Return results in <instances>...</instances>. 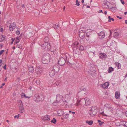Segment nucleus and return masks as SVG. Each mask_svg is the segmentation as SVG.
I'll use <instances>...</instances> for the list:
<instances>
[{"label": "nucleus", "instance_id": "42", "mask_svg": "<svg viewBox=\"0 0 127 127\" xmlns=\"http://www.w3.org/2000/svg\"><path fill=\"white\" fill-rule=\"evenodd\" d=\"M21 116V115L20 114H18L17 115H15L14 117V118H17V119H18Z\"/></svg>", "mask_w": 127, "mask_h": 127}, {"label": "nucleus", "instance_id": "60", "mask_svg": "<svg viewBox=\"0 0 127 127\" xmlns=\"http://www.w3.org/2000/svg\"><path fill=\"white\" fill-rule=\"evenodd\" d=\"M115 7H112L111 8V9H113V10H115Z\"/></svg>", "mask_w": 127, "mask_h": 127}, {"label": "nucleus", "instance_id": "63", "mask_svg": "<svg viewBox=\"0 0 127 127\" xmlns=\"http://www.w3.org/2000/svg\"><path fill=\"white\" fill-rule=\"evenodd\" d=\"M125 22L126 24H127V20H125Z\"/></svg>", "mask_w": 127, "mask_h": 127}, {"label": "nucleus", "instance_id": "29", "mask_svg": "<svg viewBox=\"0 0 127 127\" xmlns=\"http://www.w3.org/2000/svg\"><path fill=\"white\" fill-rule=\"evenodd\" d=\"M115 64H116L118 69L120 68L121 65L120 64L118 63L117 62H115Z\"/></svg>", "mask_w": 127, "mask_h": 127}, {"label": "nucleus", "instance_id": "44", "mask_svg": "<svg viewBox=\"0 0 127 127\" xmlns=\"http://www.w3.org/2000/svg\"><path fill=\"white\" fill-rule=\"evenodd\" d=\"M19 107H23V104H22V102L21 101V102L20 103V104L19 105Z\"/></svg>", "mask_w": 127, "mask_h": 127}, {"label": "nucleus", "instance_id": "34", "mask_svg": "<svg viewBox=\"0 0 127 127\" xmlns=\"http://www.w3.org/2000/svg\"><path fill=\"white\" fill-rule=\"evenodd\" d=\"M6 37V36L5 35H2V37L1 38V39L0 40V42H1L5 40V38Z\"/></svg>", "mask_w": 127, "mask_h": 127}, {"label": "nucleus", "instance_id": "62", "mask_svg": "<svg viewBox=\"0 0 127 127\" xmlns=\"http://www.w3.org/2000/svg\"><path fill=\"white\" fill-rule=\"evenodd\" d=\"M71 113L73 115L75 114V112H72Z\"/></svg>", "mask_w": 127, "mask_h": 127}, {"label": "nucleus", "instance_id": "20", "mask_svg": "<svg viewBox=\"0 0 127 127\" xmlns=\"http://www.w3.org/2000/svg\"><path fill=\"white\" fill-rule=\"evenodd\" d=\"M57 114L59 116H61L64 114V111L62 110H59L58 111Z\"/></svg>", "mask_w": 127, "mask_h": 127}, {"label": "nucleus", "instance_id": "41", "mask_svg": "<svg viewBox=\"0 0 127 127\" xmlns=\"http://www.w3.org/2000/svg\"><path fill=\"white\" fill-rule=\"evenodd\" d=\"M23 96L25 97V98H27L28 97V96H26V95L24 93H23L22 94V95H21V97L22 98H23Z\"/></svg>", "mask_w": 127, "mask_h": 127}, {"label": "nucleus", "instance_id": "36", "mask_svg": "<svg viewBox=\"0 0 127 127\" xmlns=\"http://www.w3.org/2000/svg\"><path fill=\"white\" fill-rule=\"evenodd\" d=\"M59 100H57L56 101L53 103V105L56 106L57 105V103L59 102Z\"/></svg>", "mask_w": 127, "mask_h": 127}, {"label": "nucleus", "instance_id": "19", "mask_svg": "<svg viewBox=\"0 0 127 127\" xmlns=\"http://www.w3.org/2000/svg\"><path fill=\"white\" fill-rule=\"evenodd\" d=\"M57 73L53 70H51L49 72V75L51 77L54 76L55 74L56 73Z\"/></svg>", "mask_w": 127, "mask_h": 127}, {"label": "nucleus", "instance_id": "24", "mask_svg": "<svg viewBox=\"0 0 127 127\" xmlns=\"http://www.w3.org/2000/svg\"><path fill=\"white\" fill-rule=\"evenodd\" d=\"M34 69L32 66H30L29 67V71L31 72H33Z\"/></svg>", "mask_w": 127, "mask_h": 127}, {"label": "nucleus", "instance_id": "37", "mask_svg": "<svg viewBox=\"0 0 127 127\" xmlns=\"http://www.w3.org/2000/svg\"><path fill=\"white\" fill-rule=\"evenodd\" d=\"M99 123V125L100 126L102 125L104 123V122H101L100 120H98L97 121Z\"/></svg>", "mask_w": 127, "mask_h": 127}, {"label": "nucleus", "instance_id": "53", "mask_svg": "<svg viewBox=\"0 0 127 127\" xmlns=\"http://www.w3.org/2000/svg\"><path fill=\"white\" fill-rule=\"evenodd\" d=\"M0 31L2 32H3V29L2 28H1L0 29Z\"/></svg>", "mask_w": 127, "mask_h": 127}, {"label": "nucleus", "instance_id": "3", "mask_svg": "<svg viewBox=\"0 0 127 127\" xmlns=\"http://www.w3.org/2000/svg\"><path fill=\"white\" fill-rule=\"evenodd\" d=\"M98 109L97 107L93 106L91 109L89 111L90 115L91 116L93 117L95 115L97 112Z\"/></svg>", "mask_w": 127, "mask_h": 127}, {"label": "nucleus", "instance_id": "45", "mask_svg": "<svg viewBox=\"0 0 127 127\" xmlns=\"http://www.w3.org/2000/svg\"><path fill=\"white\" fill-rule=\"evenodd\" d=\"M111 20H112V21H114V19L113 18H111L110 19L108 20V21L109 22H111Z\"/></svg>", "mask_w": 127, "mask_h": 127}, {"label": "nucleus", "instance_id": "23", "mask_svg": "<svg viewBox=\"0 0 127 127\" xmlns=\"http://www.w3.org/2000/svg\"><path fill=\"white\" fill-rule=\"evenodd\" d=\"M80 102H81V104H85V98L84 99H82L80 100Z\"/></svg>", "mask_w": 127, "mask_h": 127}, {"label": "nucleus", "instance_id": "10", "mask_svg": "<svg viewBox=\"0 0 127 127\" xmlns=\"http://www.w3.org/2000/svg\"><path fill=\"white\" fill-rule=\"evenodd\" d=\"M35 71V73L36 74L40 75L42 72V69L39 67H37L36 68Z\"/></svg>", "mask_w": 127, "mask_h": 127}, {"label": "nucleus", "instance_id": "6", "mask_svg": "<svg viewBox=\"0 0 127 127\" xmlns=\"http://www.w3.org/2000/svg\"><path fill=\"white\" fill-rule=\"evenodd\" d=\"M66 62L65 58H64L63 57L60 58L58 61V63L60 66H63L64 65Z\"/></svg>", "mask_w": 127, "mask_h": 127}, {"label": "nucleus", "instance_id": "30", "mask_svg": "<svg viewBox=\"0 0 127 127\" xmlns=\"http://www.w3.org/2000/svg\"><path fill=\"white\" fill-rule=\"evenodd\" d=\"M79 90H80V91L79 92V93L80 92H81L82 93H84V94H86V92L85 93L83 92L86 91V89L85 88H80Z\"/></svg>", "mask_w": 127, "mask_h": 127}, {"label": "nucleus", "instance_id": "54", "mask_svg": "<svg viewBox=\"0 0 127 127\" xmlns=\"http://www.w3.org/2000/svg\"><path fill=\"white\" fill-rule=\"evenodd\" d=\"M6 64H5V65H4V66H3V68L4 69H6Z\"/></svg>", "mask_w": 127, "mask_h": 127}, {"label": "nucleus", "instance_id": "39", "mask_svg": "<svg viewBox=\"0 0 127 127\" xmlns=\"http://www.w3.org/2000/svg\"><path fill=\"white\" fill-rule=\"evenodd\" d=\"M12 24L13 23L11 24L9 26V29L10 31H13L14 29L13 27H12Z\"/></svg>", "mask_w": 127, "mask_h": 127}, {"label": "nucleus", "instance_id": "1", "mask_svg": "<svg viewBox=\"0 0 127 127\" xmlns=\"http://www.w3.org/2000/svg\"><path fill=\"white\" fill-rule=\"evenodd\" d=\"M51 57V56L49 53H46L44 54L42 59V63L44 64L48 63L50 61Z\"/></svg>", "mask_w": 127, "mask_h": 127}, {"label": "nucleus", "instance_id": "27", "mask_svg": "<svg viewBox=\"0 0 127 127\" xmlns=\"http://www.w3.org/2000/svg\"><path fill=\"white\" fill-rule=\"evenodd\" d=\"M99 36H101V37H100L101 39H102L105 37L104 33V32H102V33H100L99 34Z\"/></svg>", "mask_w": 127, "mask_h": 127}, {"label": "nucleus", "instance_id": "18", "mask_svg": "<svg viewBox=\"0 0 127 127\" xmlns=\"http://www.w3.org/2000/svg\"><path fill=\"white\" fill-rule=\"evenodd\" d=\"M99 57L100 58H106V55L105 54L102 53H100L99 54Z\"/></svg>", "mask_w": 127, "mask_h": 127}, {"label": "nucleus", "instance_id": "8", "mask_svg": "<svg viewBox=\"0 0 127 127\" xmlns=\"http://www.w3.org/2000/svg\"><path fill=\"white\" fill-rule=\"evenodd\" d=\"M70 98L69 95L66 94L65 95L64 97L63 96L62 98V100L64 102L67 103Z\"/></svg>", "mask_w": 127, "mask_h": 127}, {"label": "nucleus", "instance_id": "7", "mask_svg": "<svg viewBox=\"0 0 127 127\" xmlns=\"http://www.w3.org/2000/svg\"><path fill=\"white\" fill-rule=\"evenodd\" d=\"M117 124V126L120 127H127V122L125 121H121Z\"/></svg>", "mask_w": 127, "mask_h": 127}, {"label": "nucleus", "instance_id": "35", "mask_svg": "<svg viewBox=\"0 0 127 127\" xmlns=\"http://www.w3.org/2000/svg\"><path fill=\"white\" fill-rule=\"evenodd\" d=\"M114 69L112 67H109V68L108 72H111Z\"/></svg>", "mask_w": 127, "mask_h": 127}, {"label": "nucleus", "instance_id": "9", "mask_svg": "<svg viewBox=\"0 0 127 127\" xmlns=\"http://www.w3.org/2000/svg\"><path fill=\"white\" fill-rule=\"evenodd\" d=\"M52 83L54 86L55 87L57 86H59L61 85L62 82L60 80H55Z\"/></svg>", "mask_w": 127, "mask_h": 127}, {"label": "nucleus", "instance_id": "33", "mask_svg": "<svg viewBox=\"0 0 127 127\" xmlns=\"http://www.w3.org/2000/svg\"><path fill=\"white\" fill-rule=\"evenodd\" d=\"M78 48L80 51H82L84 50V47L80 45V44H79Z\"/></svg>", "mask_w": 127, "mask_h": 127}, {"label": "nucleus", "instance_id": "28", "mask_svg": "<svg viewBox=\"0 0 127 127\" xmlns=\"http://www.w3.org/2000/svg\"><path fill=\"white\" fill-rule=\"evenodd\" d=\"M115 96L116 99H118L120 97V94L118 92H116L115 94Z\"/></svg>", "mask_w": 127, "mask_h": 127}, {"label": "nucleus", "instance_id": "16", "mask_svg": "<svg viewBox=\"0 0 127 127\" xmlns=\"http://www.w3.org/2000/svg\"><path fill=\"white\" fill-rule=\"evenodd\" d=\"M109 83L108 82H106L101 85V87L103 88H108L109 85Z\"/></svg>", "mask_w": 127, "mask_h": 127}, {"label": "nucleus", "instance_id": "64", "mask_svg": "<svg viewBox=\"0 0 127 127\" xmlns=\"http://www.w3.org/2000/svg\"><path fill=\"white\" fill-rule=\"evenodd\" d=\"M104 13L105 14H106L107 13V12L106 11H105L104 12Z\"/></svg>", "mask_w": 127, "mask_h": 127}, {"label": "nucleus", "instance_id": "51", "mask_svg": "<svg viewBox=\"0 0 127 127\" xmlns=\"http://www.w3.org/2000/svg\"><path fill=\"white\" fill-rule=\"evenodd\" d=\"M56 24H55V26H54V28L55 29V28H57L58 27H59V26L58 25H57V26L56 27Z\"/></svg>", "mask_w": 127, "mask_h": 127}, {"label": "nucleus", "instance_id": "13", "mask_svg": "<svg viewBox=\"0 0 127 127\" xmlns=\"http://www.w3.org/2000/svg\"><path fill=\"white\" fill-rule=\"evenodd\" d=\"M85 105L86 106L89 105L91 103V101L87 97L85 98Z\"/></svg>", "mask_w": 127, "mask_h": 127}, {"label": "nucleus", "instance_id": "22", "mask_svg": "<svg viewBox=\"0 0 127 127\" xmlns=\"http://www.w3.org/2000/svg\"><path fill=\"white\" fill-rule=\"evenodd\" d=\"M116 30H115L114 32V33L113 34V35L114 37H118L119 35V33H118L117 32H116Z\"/></svg>", "mask_w": 127, "mask_h": 127}, {"label": "nucleus", "instance_id": "15", "mask_svg": "<svg viewBox=\"0 0 127 127\" xmlns=\"http://www.w3.org/2000/svg\"><path fill=\"white\" fill-rule=\"evenodd\" d=\"M85 33L84 32H79V35L80 37L82 39L85 37Z\"/></svg>", "mask_w": 127, "mask_h": 127}, {"label": "nucleus", "instance_id": "50", "mask_svg": "<svg viewBox=\"0 0 127 127\" xmlns=\"http://www.w3.org/2000/svg\"><path fill=\"white\" fill-rule=\"evenodd\" d=\"M120 0L121 3L123 4H125V2L123 0Z\"/></svg>", "mask_w": 127, "mask_h": 127}, {"label": "nucleus", "instance_id": "32", "mask_svg": "<svg viewBox=\"0 0 127 127\" xmlns=\"http://www.w3.org/2000/svg\"><path fill=\"white\" fill-rule=\"evenodd\" d=\"M20 36L17 37L15 40V42H16V44L18 43L20 41Z\"/></svg>", "mask_w": 127, "mask_h": 127}, {"label": "nucleus", "instance_id": "61", "mask_svg": "<svg viewBox=\"0 0 127 127\" xmlns=\"http://www.w3.org/2000/svg\"><path fill=\"white\" fill-rule=\"evenodd\" d=\"M117 17L119 19H122V17H119V16H117Z\"/></svg>", "mask_w": 127, "mask_h": 127}, {"label": "nucleus", "instance_id": "59", "mask_svg": "<svg viewBox=\"0 0 127 127\" xmlns=\"http://www.w3.org/2000/svg\"><path fill=\"white\" fill-rule=\"evenodd\" d=\"M25 6V5L24 4H23L22 5V7L23 8H24Z\"/></svg>", "mask_w": 127, "mask_h": 127}, {"label": "nucleus", "instance_id": "58", "mask_svg": "<svg viewBox=\"0 0 127 127\" xmlns=\"http://www.w3.org/2000/svg\"><path fill=\"white\" fill-rule=\"evenodd\" d=\"M112 34V32H111V31L110 30V35H109V36H110Z\"/></svg>", "mask_w": 127, "mask_h": 127}, {"label": "nucleus", "instance_id": "38", "mask_svg": "<svg viewBox=\"0 0 127 127\" xmlns=\"http://www.w3.org/2000/svg\"><path fill=\"white\" fill-rule=\"evenodd\" d=\"M50 122L51 123L55 124L56 122V120L55 118H53V120H51Z\"/></svg>", "mask_w": 127, "mask_h": 127}, {"label": "nucleus", "instance_id": "21", "mask_svg": "<svg viewBox=\"0 0 127 127\" xmlns=\"http://www.w3.org/2000/svg\"><path fill=\"white\" fill-rule=\"evenodd\" d=\"M50 116L49 115L46 116H44L43 119L44 120L49 121L50 120Z\"/></svg>", "mask_w": 127, "mask_h": 127}, {"label": "nucleus", "instance_id": "57", "mask_svg": "<svg viewBox=\"0 0 127 127\" xmlns=\"http://www.w3.org/2000/svg\"><path fill=\"white\" fill-rule=\"evenodd\" d=\"M12 27H13V28H14V29L15 28V27L16 26L15 25H12Z\"/></svg>", "mask_w": 127, "mask_h": 127}, {"label": "nucleus", "instance_id": "43", "mask_svg": "<svg viewBox=\"0 0 127 127\" xmlns=\"http://www.w3.org/2000/svg\"><path fill=\"white\" fill-rule=\"evenodd\" d=\"M76 5H77L78 6H79L80 5V2H78V0H76Z\"/></svg>", "mask_w": 127, "mask_h": 127}, {"label": "nucleus", "instance_id": "2", "mask_svg": "<svg viewBox=\"0 0 127 127\" xmlns=\"http://www.w3.org/2000/svg\"><path fill=\"white\" fill-rule=\"evenodd\" d=\"M33 100L37 102L42 101L44 100V95L42 93L40 94L38 93L35 94L33 97Z\"/></svg>", "mask_w": 127, "mask_h": 127}, {"label": "nucleus", "instance_id": "25", "mask_svg": "<svg viewBox=\"0 0 127 127\" xmlns=\"http://www.w3.org/2000/svg\"><path fill=\"white\" fill-rule=\"evenodd\" d=\"M49 40V38L47 37H45L44 39V43H49L48 42Z\"/></svg>", "mask_w": 127, "mask_h": 127}, {"label": "nucleus", "instance_id": "11", "mask_svg": "<svg viewBox=\"0 0 127 127\" xmlns=\"http://www.w3.org/2000/svg\"><path fill=\"white\" fill-rule=\"evenodd\" d=\"M60 67L58 65H56L53 67L52 70H53L57 73L59 71Z\"/></svg>", "mask_w": 127, "mask_h": 127}, {"label": "nucleus", "instance_id": "4", "mask_svg": "<svg viewBox=\"0 0 127 127\" xmlns=\"http://www.w3.org/2000/svg\"><path fill=\"white\" fill-rule=\"evenodd\" d=\"M42 47L46 51H48L50 50L51 48V45L49 43H44L41 45Z\"/></svg>", "mask_w": 127, "mask_h": 127}, {"label": "nucleus", "instance_id": "5", "mask_svg": "<svg viewBox=\"0 0 127 127\" xmlns=\"http://www.w3.org/2000/svg\"><path fill=\"white\" fill-rule=\"evenodd\" d=\"M86 40L89 41H91L94 38L93 35L91 32H88L86 33Z\"/></svg>", "mask_w": 127, "mask_h": 127}, {"label": "nucleus", "instance_id": "40", "mask_svg": "<svg viewBox=\"0 0 127 127\" xmlns=\"http://www.w3.org/2000/svg\"><path fill=\"white\" fill-rule=\"evenodd\" d=\"M84 30V28H80L79 30V32H84L85 31Z\"/></svg>", "mask_w": 127, "mask_h": 127}, {"label": "nucleus", "instance_id": "47", "mask_svg": "<svg viewBox=\"0 0 127 127\" xmlns=\"http://www.w3.org/2000/svg\"><path fill=\"white\" fill-rule=\"evenodd\" d=\"M4 51V50H1L0 51V56L3 53V52Z\"/></svg>", "mask_w": 127, "mask_h": 127}, {"label": "nucleus", "instance_id": "55", "mask_svg": "<svg viewBox=\"0 0 127 127\" xmlns=\"http://www.w3.org/2000/svg\"><path fill=\"white\" fill-rule=\"evenodd\" d=\"M11 40H12V41L14 42L15 40V38H12Z\"/></svg>", "mask_w": 127, "mask_h": 127}, {"label": "nucleus", "instance_id": "31", "mask_svg": "<svg viewBox=\"0 0 127 127\" xmlns=\"http://www.w3.org/2000/svg\"><path fill=\"white\" fill-rule=\"evenodd\" d=\"M86 122L89 125H91L93 123V121L92 120L90 121L87 120L86 121Z\"/></svg>", "mask_w": 127, "mask_h": 127}, {"label": "nucleus", "instance_id": "52", "mask_svg": "<svg viewBox=\"0 0 127 127\" xmlns=\"http://www.w3.org/2000/svg\"><path fill=\"white\" fill-rule=\"evenodd\" d=\"M16 33L17 34H20V32L19 31H16Z\"/></svg>", "mask_w": 127, "mask_h": 127}, {"label": "nucleus", "instance_id": "56", "mask_svg": "<svg viewBox=\"0 0 127 127\" xmlns=\"http://www.w3.org/2000/svg\"><path fill=\"white\" fill-rule=\"evenodd\" d=\"M101 12L102 13H103V11L102 10H99L98 11V13H100Z\"/></svg>", "mask_w": 127, "mask_h": 127}, {"label": "nucleus", "instance_id": "14", "mask_svg": "<svg viewBox=\"0 0 127 127\" xmlns=\"http://www.w3.org/2000/svg\"><path fill=\"white\" fill-rule=\"evenodd\" d=\"M74 54H78L79 53V48H74L73 49Z\"/></svg>", "mask_w": 127, "mask_h": 127}, {"label": "nucleus", "instance_id": "48", "mask_svg": "<svg viewBox=\"0 0 127 127\" xmlns=\"http://www.w3.org/2000/svg\"><path fill=\"white\" fill-rule=\"evenodd\" d=\"M66 57V60H67V64H68V63H69L70 64H71V62H70L69 60V59L68 58V59H67V57Z\"/></svg>", "mask_w": 127, "mask_h": 127}, {"label": "nucleus", "instance_id": "17", "mask_svg": "<svg viewBox=\"0 0 127 127\" xmlns=\"http://www.w3.org/2000/svg\"><path fill=\"white\" fill-rule=\"evenodd\" d=\"M104 107L105 109H108L109 110L110 109H111V110H113V108L110 106V105L109 104H105L104 106Z\"/></svg>", "mask_w": 127, "mask_h": 127}, {"label": "nucleus", "instance_id": "26", "mask_svg": "<svg viewBox=\"0 0 127 127\" xmlns=\"http://www.w3.org/2000/svg\"><path fill=\"white\" fill-rule=\"evenodd\" d=\"M20 112V113H22L24 111V107H19Z\"/></svg>", "mask_w": 127, "mask_h": 127}, {"label": "nucleus", "instance_id": "49", "mask_svg": "<svg viewBox=\"0 0 127 127\" xmlns=\"http://www.w3.org/2000/svg\"><path fill=\"white\" fill-rule=\"evenodd\" d=\"M68 114H66V115L65 116V117H64V118H65V119H67L68 118Z\"/></svg>", "mask_w": 127, "mask_h": 127}, {"label": "nucleus", "instance_id": "46", "mask_svg": "<svg viewBox=\"0 0 127 127\" xmlns=\"http://www.w3.org/2000/svg\"><path fill=\"white\" fill-rule=\"evenodd\" d=\"M104 4L105 5H107V6L108 7V2L106 1L105 2Z\"/></svg>", "mask_w": 127, "mask_h": 127}, {"label": "nucleus", "instance_id": "12", "mask_svg": "<svg viewBox=\"0 0 127 127\" xmlns=\"http://www.w3.org/2000/svg\"><path fill=\"white\" fill-rule=\"evenodd\" d=\"M79 44L78 42L77 41L74 42L72 45V47L73 49L74 48H78V47L79 45Z\"/></svg>", "mask_w": 127, "mask_h": 127}]
</instances>
